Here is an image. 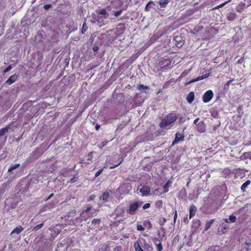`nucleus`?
I'll list each match as a JSON object with an SVG mask.
<instances>
[{"instance_id":"nucleus-25","label":"nucleus","mask_w":251,"mask_h":251,"mask_svg":"<svg viewBox=\"0 0 251 251\" xmlns=\"http://www.w3.org/2000/svg\"><path fill=\"white\" fill-rule=\"evenodd\" d=\"M154 3L153 1H150L146 5L145 10L146 11H149L152 8V5H154Z\"/></svg>"},{"instance_id":"nucleus-5","label":"nucleus","mask_w":251,"mask_h":251,"mask_svg":"<svg viewBox=\"0 0 251 251\" xmlns=\"http://www.w3.org/2000/svg\"><path fill=\"white\" fill-rule=\"evenodd\" d=\"M213 97V93L212 90L207 91L203 95L202 100L205 103L209 102Z\"/></svg>"},{"instance_id":"nucleus-64","label":"nucleus","mask_w":251,"mask_h":251,"mask_svg":"<svg viewBox=\"0 0 251 251\" xmlns=\"http://www.w3.org/2000/svg\"><path fill=\"white\" fill-rule=\"evenodd\" d=\"M121 25H122V24H119V26H121Z\"/></svg>"},{"instance_id":"nucleus-48","label":"nucleus","mask_w":251,"mask_h":251,"mask_svg":"<svg viewBox=\"0 0 251 251\" xmlns=\"http://www.w3.org/2000/svg\"><path fill=\"white\" fill-rule=\"evenodd\" d=\"M177 217V213L176 210H175L174 212V222L176 223V220Z\"/></svg>"},{"instance_id":"nucleus-61","label":"nucleus","mask_w":251,"mask_h":251,"mask_svg":"<svg viewBox=\"0 0 251 251\" xmlns=\"http://www.w3.org/2000/svg\"><path fill=\"white\" fill-rule=\"evenodd\" d=\"M251 145V143H246L245 144V146H250Z\"/></svg>"},{"instance_id":"nucleus-56","label":"nucleus","mask_w":251,"mask_h":251,"mask_svg":"<svg viewBox=\"0 0 251 251\" xmlns=\"http://www.w3.org/2000/svg\"><path fill=\"white\" fill-rule=\"evenodd\" d=\"M100 128V125L97 124L95 126V128L96 130H98Z\"/></svg>"},{"instance_id":"nucleus-37","label":"nucleus","mask_w":251,"mask_h":251,"mask_svg":"<svg viewBox=\"0 0 251 251\" xmlns=\"http://www.w3.org/2000/svg\"><path fill=\"white\" fill-rule=\"evenodd\" d=\"M236 218L233 215H230L229 217V220L231 223H234L236 221Z\"/></svg>"},{"instance_id":"nucleus-59","label":"nucleus","mask_w":251,"mask_h":251,"mask_svg":"<svg viewBox=\"0 0 251 251\" xmlns=\"http://www.w3.org/2000/svg\"><path fill=\"white\" fill-rule=\"evenodd\" d=\"M191 180V178H189V180H188V181H187V184H186V186H187V187H188V186H189V184L190 183Z\"/></svg>"},{"instance_id":"nucleus-43","label":"nucleus","mask_w":251,"mask_h":251,"mask_svg":"<svg viewBox=\"0 0 251 251\" xmlns=\"http://www.w3.org/2000/svg\"><path fill=\"white\" fill-rule=\"evenodd\" d=\"M152 241L155 245L158 244V243H161V241L156 237L153 238Z\"/></svg>"},{"instance_id":"nucleus-20","label":"nucleus","mask_w":251,"mask_h":251,"mask_svg":"<svg viewBox=\"0 0 251 251\" xmlns=\"http://www.w3.org/2000/svg\"><path fill=\"white\" fill-rule=\"evenodd\" d=\"M251 181L250 180H248L245 183H244L241 186V191L243 192H245L246 191V189L251 184Z\"/></svg>"},{"instance_id":"nucleus-34","label":"nucleus","mask_w":251,"mask_h":251,"mask_svg":"<svg viewBox=\"0 0 251 251\" xmlns=\"http://www.w3.org/2000/svg\"><path fill=\"white\" fill-rule=\"evenodd\" d=\"M138 89L139 90H143L148 89L149 87L147 86H145L143 84H140L138 86Z\"/></svg>"},{"instance_id":"nucleus-15","label":"nucleus","mask_w":251,"mask_h":251,"mask_svg":"<svg viewBox=\"0 0 251 251\" xmlns=\"http://www.w3.org/2000/svg\"><path fill=\"white\" fill-rule=\"evenodd\" d=\"M195 98V94L193 92H190L186 97V100L189 103H191Z\"/></svg>"},{"instance_id":"nucleus-45","label":"nucleus","mask_w":251,"mask_h":251,"mask_svg":"<svg viewBox=\"0 0 251 251\" xmlns=\"http://www.w3.org/2000/svg\"><path fill=\"white\" fill-rule=\"evenodd\" d=\"M12 68V67L11 65H9L4 69V70L3 71V73H6L9 72V71H10L11 70Z\"/></svg>"},{"instance_id":"nucleus-39","label":"nucleus","mask_w":251,"mask_h":251,"mask_svg":"<svg viewBox=\"0 0 251 251\" xmlns=\"http://www.w3.org/2000/svg\"><path fill=\"white\" fill-rule=\"evenodd\" d=\"M156 246L157 251H162L163 250L162 245L161 243H158L157 245H155Z\"/></svg>"},{"instance_id":"nucleus-38","label":"nucleus","mask_w":251,"mask_h":251,"mask_svg":"<svg viewBox=\"0 0 251 251\" xmlns=\"http://www.w3.org/2000/svg\"><path fill=\"white\" fill-rule=\"evenodd\" d=\"M98 13L100 15H105L106 14L107 12L105 9H101L98 11Z\"/></svg>"},{"instance_id":"nucleus-23","label":"nucleus","mask_w":251,"mask_h":251,"mask_svg":"<svg viewBox=\"0 0 251 251\" xmlns=\"http://www.w3.org/2000/svg\"><path fill=\"white\" fill-rule=\"evenodd\" d=\"M9 128L10 127L9 126L1 128L0 129V137L3 136L5 133L7 132Z\"/></svg>"},{"instance_id":"nucleus-21","label":"nucleus","mask_w":251,"mask_h":251,"mask_svg":"<svg viewBox=\"0 0 251 251\" xmlns=\"http://www.w3.org/2000/svg\"><path fill=\"white\" fill-rule=\"evenodd\" d=\"M215 221V219H211L206 222V223L205 224V231L208 230L210 228L212 224Z\"/></svg>"},{"instance_id":"nucleus-51","label":"nucleus","mask_w":251,"mask_h":251,"mask_svg":"<svg viewBox=\"0 0 251 251\" xmlns=\"http://www.w3.org/2000/svg\"><path fill=\"white\" fill-rule=\"evenodd\" d=\"M113 251H122V248L120 246H118L114 249Z\"/></svg>"},{"instance_id":"nucleus-41","label":"nucleus","mask_w":251,"mask_h":251,"mask_svg":"<svg viewBox=\"0 0 251 251\" xmlns=\"http://www.w3.org/2000/svg\"><path fill=\"white\" fill-rule=\"evenodd\" d=\"M155 205L157 207H161L163 205L162 201L161 200L157 201L155 202Z\"/></svg>"},{"instance_id":"nucleus-28","label":"nucleus","mask_w":251,"mask_h":251,"mask_svg":"<svg viewBox=\"0 0 251 251\" xmlns=\"http://www.w3.org/2000/svg\"><path fill=\"white\" fill-rule=\"evenodd\" d=\"M109 249V246L107 244H103L101 246V247L100 249L101 251H108Z\"/></svg>"},{"instance_id":"nucleus-1","label":"nucleus","mask_w":251,"mask_h":251,"mask_svg":"<svg viewBox=\"0 0 251 251\" xmlns=\"http://www.w3.org/2000/svg\"><path fill=\"white\" fill-rule=\"evenodd\" d=\"M135 251H153L152 245L148 244L145 239L139 238L134 243Z\"/></svg>"},{"instance_id":"nucleus-19","label":"nucleus","mask_w":251,"mask_h":251,"mask_svg":"<svg viewBox=\"0 0 251 251\" xmlns=\"http://www.w3.org/2000/svg\"><path fill=\"white\" fill-rule=\"evenodd\" d=\"M109 193L108 191H105L103 192L101 197L100 200H102L103 201H107L109 198Z\"/></svg>"},{"instance_id":"nucleus-35","label":"nucleus","mask_w":251,"mask_h":251,"mask_svg":"<svg viewBox=\"0 0 251 251\" xmlns=\"http://www.w3.org/2000/svg\"><path fill=\"white\" fill-rule=\"evenodd\" d=\"M78 177L76 176H75L73 177H72L70 181H68V183H73L76 182L78 180Z\"/></svg>"},{"instance_id":"nucleus-16","label":"nucleus","mask_w":251,"mask_h":251,"mask_svg":"<svg viewBox=\"0 0 251 251\" xmlns=\"http://www.w3.org/2000/svg\"><path fill=\"white\" fill-rule=\"evenodd\" d=\"M237 18V15L234 12H230L227 14L226 16V18L228 20L230 21H233L236 19Z\"/></svg>"},{"instance_id":"nucleus-62","label":"nucleus","mask_w":251,"mask_h":251,"mask_svg":"<svg viewBox=\"0 0 251 251\" xmlns=\"http://www.w3.org/2000/svg\"><path fill=\"white\" fill-rule=\"evenodd\" d=\"M225 222L226 223H228V221L227 219H225Z\"/></svg>"},{"instance_id":"nucleus-47","label":"nucleus","mask_w":251,"mask_h":251,"mask_svg":"<svg viewBox=\"0 0 251 251\" xmlns=\"http://www.w3.org/2000/svg\"><path fill=\"white\" fill-rule=\"evenodd\" d=\"M103 169H100L96 174H95V177L99 176L102 172Z\"/></svg>"},{"instance_id":"nucleus-27","label":"nucleus","mask_w":251,"mask_h":251,"mask_svg":"<svg viewBox=\"0 0 251 251\" xmlns=\"http://www.w3.org/2000/svg\"><path fill=\"white\" fill-rule=\"evenodd\" d=\"M245 6V3H240L237 7L236 10L238 12H241L243 11Z\"/></svg>"},{"instance_id":"nucleus-42","label":"nucleus","mask_w":251,"mask_h":251,"mask_svg":"<svg viewBox=\"0 0 251 251\" xmlns=\"http://www.w3.org/2000/svg\"><path fill=\"white\" fill-rule=\"evenodd\" d=\"M122 161L123 160H122L119 162L117 163V164H113V165L110 166L109 167V169H114V168L117 167V166H118L119 165H120L122 163Z\"/></svg>"},{"instance_id":"nucleus-9","label":"nucleus","mask_w":251,"mask_h":251,"mask_svg":"<svg viewBox=\"0 0 251 251\" xmlns=\"http://www.w3.org/2000/svg\"><path fill=\"white\" fill-rule=\"evenodd\" d=\"M197 130L200 133H203L205 131L206 129V125L205 123L202 122L201 121L197 126Z\"/></svg>"},{"instance_id":"nucleus-4","label":"nucleus","mask_w":251,"mask_h":251,"mask_svg":"<svg viewBox=\"0 0 251 251\" xmlns=\"http://www.w3.org/2000/svg\"><path fill=\"white\" fill-rule=\"evenodd\" d=\"M75 211H72L69 213L67 215V220L70 222V225L78 226L80 225L83 220V218L80 217H75L73 219L72 217L75 214Z\"/></svg>"},{"instance_id":"nucleus-8","label":"nucleus","mask_w":251,"mask_h":251,"mask_svg":"<svg viewBox=\"0 0 251 251\" xmlns=\"http://www.w3.org/2000/svg\"><path fill=\"white\" fill-rule=\"evenodd\" d=\"M92 209V207L89 206L87 207L86 209L83 210L80 213V216L82 218H83L84 221H86L88 219L90 218V216L87 214L88 212H89Z\"/></svg>"},{"instance_id":"nucleus-3","label":"nucleus","mask_w":251,"mask_h":251,"mask_svg":"<svg viewBox=\"0 0 251 251\" xmlns=\"http://www.w3.org/2000/svg\"><path fill=\"white\" fill-rule=\"evenodd\" d=\"M143 203V201H135L129 203L128 208L126 209L127 214L133 215L136 214L139 207Z\"/></svg>"},{"instance_id":"nucleus-52","label":"nucleus","mask_w":251,"mask_h":251,"mask_svg":"<svg viewBox=\"0 0 251 251\" xmlns=\"http://www.w3.org/2000/svg\"><path fill=\"white\" fill-rule=\"evenodd\" d=\"M51 7V4H45V5H44V9H46V10H47V9H49V8H50Z\"/></svg>"},{"instance_id":"nucleus-55","label":"nucleus","mask_w":251,"mask_h":251,"mask_svg":"<svg viewBox=\"0 0 251 251\" xmlns=\"http://www.w3.org/2000/svg\"><path fill=\"white\" fill-rule=\"evenodd\" d=\"M184 222L186 224H188V223L189 220L187 218V216L186 218H184Z\"/></svg>"},{"instance_id":"nucleus-36","label":"nucleus","mask_w":251,"mask_h":251,"mask_svg":"<svg viewBox=\"0 0 251 251\" xmlns=\"http://www.w3.org/2000/svg\"><path fill=\"white\" fill-rule=\"evenodd\" d=\"M44 226V223H42L35 226H34L33 228V230L34 231H37V230L40 229L42 226Z\"/></svg>"},{"instance_id":"nucleus-26","label":"nucleus","mask_w":251,"mask_h":251,"mask_svg":"<svg viewBox=\"0 0 251 251\" xmlns=\"http://www.w3.org/2000/svg\"><path fill=\"white\" fill-rule=\"evenodd\" d=\"M243 159H249L251 160V152H244L241 156Z\"/></svg>"},{"instance_id":"nucleus-14","label":"nucleus","mask_w":251,"mask_h":251,"mask_svg":"<svg viewBox=\"0 0 251 251\" xmlns=\"http://www.w3.org/2000/svg\"><path fill=\"white\" fill-rule=\"evenodd\" d=\"M201 226V221L199 219H194L192 222V227L198 229Z\"/></svg>"},{"instance_id":"nucleus-63","label":"nucleus","mask_w":251,"mask_h":251,"mask_svg":"<svg viewBox=\"0 0 251 251\" xmlns=\"http://www.w3.org/2000/svg\"><path fill=\"white\" fill-rule=\"evenodd\" d=\"M166 87H167V86H166L165 84H164V85H163V88H165Z\"/></svg>"},{"instance_id":"nucleus-46","label":"nucleus","mask_w":251,"mask_h":251,"mask_svg":"<svg viewBox=\"0 0 251 251\" xmlns=\"http://www.w3.org/2000/svg\"><path fill=\"white\" fill-rule=\"evenodd\" d=\"M122 11H122V10H121V9H120V10H118V11H115V12H114V16H115V17H117L119 16L120 15H121V13H122Z\"/></svg>"},{"instance_id":"nucleus-2","label":"nucleus","mask_w":251,"mask_h":251,"mask_svg":"<svg viewBox=\"0 0 251 251\" xmlns=\"http://www.w3.org/2000/svg\"><path fill=\"white\" fill-rule=\"evenodd\" d=\"M177 116L174 112L170 113L168 114L162 120L159 124V126L161 128L165 127L173 123H174L177 119Z\"/></svg>"},{"instance_id":"nucleus-40","label":"nucleus","mask_w":251,"mask_h":251,"mask_svg":"<svg viewBox=\"0 0 251 251\" xmlns=\"http://www.w3.org/2000/svg\"><path fill=\"white\" fill-rule=\"evenodd\" d=\"M100 223V219H94L92 221V224L99 225Z\"/></svg>"},{"instance_id":"nucleus-30","label":"nucleus","mask_w":251,"mask_h":251,"mask_svg":"<svg viewBox=\"0 0 251 251\" xmlns=\"http://www.w3.org/2000/svg\"><path fill=\"white\" fill-rule=\"evenodd\" d=\"M20 164H14V165H11L10 166V167L9 168L8 172H11L13 170L18 168L20 166Z\"/></svg>"},{"instance_id":"nucleus-7","label":"nucleus","mask_w":251,"mask_h":251,"mask_svg":"<svg viewBox=\"0 0 251 251\" xmlns=\"http://www.w3.org/2000/svg\"><path fill=\"white\" fill-rule=\"evenodd\" d=\"M184 137L185 136L183 134L177 132L176 134L175 139L172 142V145H174L176 144L183 141L184 140Z\"/></svg>"},{"instance_id":"nucleus-33","label":"nucleus","mask_w":251,"mask_h":251,"mask_svg":"<svg viewBox=\"0 0 251 251\" xmlns=\"http://www.w3.org/2000/svg\"><path fill=\"white\" fill-rule=\"evenodd\" d=\"M114 3L118 4L119 7L121 5L120 0H115L114 1H112L111 3V7H115L114 5Z\"/></svg>"},{"instance_id":"nucleus-32","label":"nucleus","mask_w":251,"mask_h":251,"mask_svg":"<svg viewBox=\"0 0 251 251\" xmlns=\"http://www.w3.org/2000/svg\"><path fill=\"white\" fill-rule=\"evenodd\" d=\"M88 29V27L86 25V24L85 23H84L82 26L81 29V32L82 34H83L85 33V32L86 31V30Z\"/></svg>"},{"instance_id":"nucleus-60","label":"nucleus","mask_w":251,"mask_h":251,"mask_svg":"<svg viewBox=\"0 0 251 251\" xmlns=\"http://www.w3.org/2000/svg\"><path fill=\"white\" fill-rule=\"evenodd\" d=\"M225 3H222L220 5H219L218 6H217L218 7H221L222 6H223L224 5H225Z\"/></svg>"},{"instance_id":"nucleus-18","label":"nucleus","mask_w":251,"mask_h":251,"mask_svg":"<svg viewBox=\"0 0 251 251\" xmlns=\"http://www.w3.org/2000/svg\"><path fill=\"white\" fill-rule=\"evenodd\" d=\"M209 75V74H205L204 75H201V76H200L195 79H192L191 82H196V81H199V80H202L204 78H206L207 77H208Z\"/></svg>"},{"instance_id":"nucleus-11","label":"nucleus","mask_w":251,"mask_h":251,"mask_svg":"<svg viewBox=\"0 0 251 251\" xmlns=\"http://www.w3.org/2000/svg\"><path fill=\"white\" fill-rule=\"evenodd\" d=\"M197 208L194 205H191L189 207V219L192 218L196 214Z\"/></svg>"},{"instance_id":"nucleus-44","label":"nucleus","mask_w":251,"mask_h":251,"mask_svg":"<svg viewBox=\"0 0 251 251\" xmlns=\"http://www.w3.org/2000/svg\"><path fill=\"white\" fill-rule=\"evenodd\" d=\"M137 230L139 231H144L145 230V228L142 226V225H137Z\"/></svg>"},{"instance_id":"nucleus-58","label":"nucleus","mask_w":251,"mask_h":251,"mask_svg":"<svg viewBox=\"0 0 251 251\" xmlns=\"http://www.w3.org/2000/svg\"><path fill=\"white\" fill-rule=\"evenodd\" d=\"M53 196V193H51V194H50L49 195V196L48 197L47 200H49L50 199L52 196Z\"/></svg>"},{"instance_id":"nucleus-57","label":"nucleus","mask_w":251,"mask_h":251,"mask_svg":"<svg viewBox=\"0 0 251 251\" xmlns=\"http://www.w3.org/2000/svg\"><path fill=\"white\" fill-rule=\"evenodd\" d=\"M199 118H198L194 120V124H197V123L198 122V121H199Z\"/></svg>"},{"instance_id":"nucleus-29","label":"nucleus","mask_w":251,"mask_h":251,"mask_svg":"<svg viewBox=\"0 0 251 251\" xmlns=\"http://www.w3.org/2000/svg\"><path fill=\"white\" fill-rule=\"evenodd\" d=\"M233 79H232L227 81V82L224 86V90L227 91L229 89V85L233 81Z\"/></svg>"},{"instance_id":"nucleus-49","label":"nucleus","mask_w":251,"mask_h":251,"mask_svg":"<svg viewBox=\"0 0 251 251\" xmlns=\"http://www.w3.org/2000/svg\"><path fill=\"white\" fill-rule=\"evenodd\" d=\"M150 206H151V204L150 203H147L143 206V209H146L150 208Z\"/></svg>"},{"instance_id":"nucleus-50","label":"nucleus","mask_w":251,"mask_h":251,"mask_svg":"<svg viewBox=\"0 0 251 251\" xmlns=\"http://www.w3.org/2000/svg\"><path fill=\"white\" fill-rule=\"evenodd\" d=\"M95 198V196L94 195H90L88 198V201H92V200H93L94 199V198Z\"/></svg>"},{"instance_id":"nucleus-22","label":"nucleus","mask_w":251,"mask_h":251,"mask_svg":"<svg viewBox=\"0 0 251 251\" xmlns=\"http://www.w3.org/2000/svg\"><path fill=\"white\" fill-rule=\"evenodd\" d=\"M23 229L24 228L22 226H17L12 230V231L11 232V234L14 233L19 234L23 230Z\"/></svg>"},{"instance_id":"nucleus-54","label":"nucleus","mask_w":251,"mask_h":251,"mask_svg":"<svg viewBox=\"0 0 251 251\" xmlns=\"http://www.w3.org/2000/svg\"><path fill=\"white\" fill-rule=\"evenodd\" d=\"M162 92H163V89H159L156 92V95H158Z\"/></svg>"},{"instance_id":"nucleus-6","label":"nucleus","mask_w":251,"mask_h":251,"mask_svg":"<svg viewBox=\"0 0 251 251\" xmlns=\"http://www.w3.org/2000/svg\"><path fill=\"white\" fill-rule=\"evenodd\" d=\"M171 61L169 59H164L159 62V65L162 70H166L171 66Z\"/></svg>"},{"instance_id":"nucleus-24","label":"nucleus","mask_w":251,"mask_h":251,"mask_svg":"<svg viewBox=\"0 0 251 251\" xmlns=\"http://www.w3.org/2000/svg\"><path fill=\"white\" fill-rule=\"evenodd\" d=\"M169 1V0H160L159 1V4L161 8H165Z\"/></svg>"},{"instance_id":"nucleus-10","label":"nucleus","mask_w":251,"mask_h":251,"mask_svg":"<svg viewBox=\"0 0 251 251\" xmlns=\"http://www.w3.org/2000/svg\"><path fill=\"white\" fill-rule=\"evenodd\" d=\"M18 77V75L15 74L10 76V77L5 81V83L7 85H11L16 81Z\"/></svg>"},{"instance_id":"nucleus-13","label":"nucleus","mask_w":251,"mask_h":251,"mask_svg":"<svg viewBox=\"0 0 251 251\" xmlns=\"http://www.w3.org/2000/svg\"><path fill=\"white\" fill-rule=\"evenodd\" d=\"M140 192L144 195H147L150 193L151 189L148 186H143L140 188Z\"/></svg>"},{"instance_id":"nucleus-12","label":"nucleus","mask_w":251,"mask_h":251,"mask_svg":"<svg viewBox=\"0 0 251 251\" xmlns=\"http://www.w3.org/2000/svg\"><path fill=\"white\" fill-rule=\"evenodd\" d=\"M174 41H175V45L177 47H180L184 44L183 41H182L180 37L176 36L174 38Z\"/></svg>"},{"instance_id":"nucleus-53","label":"nucleus","mask_w":251,"mask_h":251,"mask_svg":"<svg viewBox=\"0 0 251 251\" xmlns=\"http://www.w3.org/2000/svg\"><path fill=\"white\" fill-rule=\"evenodd\" d=\"M99 49V48L97 46H94L92 48L94 52L97 51Z\"/></svg>"},{"instance_id":"nucleus-31","label":"nucleus","mask_w":251,"mask_h":251,"mask_svg":"<svg viewBox=\"0 0 251 251\" xmlns=\"http://www.w3.org/2000/svg\"><path fill=\"white\" fill-rule=\"evenodd\" d=\"M171 183V181H170V180H168L167 181L166 184L163 186V189H164V192H168V190L167 189V188L168 187L170 186V185Z\"/></svg>"},{"instance_id":"nucleus-17","label":"nucleus","mask_w":251,"mask_h":251,"mask_svg":"<svg viewBox=\"0 0 251 251\" xmlns=\"http://www.w3.org/2000/svg\"><path fill=\"white\" fill-rule=\"evenodd\" d=\"M209 75V74H205L204 75H201V76H200L195 79H192L191 82H196V81H199V80H202L204 78H206L207 77H208Z\"/></svg>"}]
</instances>
